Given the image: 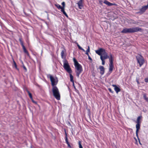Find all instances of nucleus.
Returning a JSON list of instances; mask_svg holds the SVG:
<instances>
[{
  "instance_id": "nucleus-1",
  "label": "nucleus",
  "mask_w": 148,
  "mask_h": 148,
  "mask_svg": "<svg viewBox=\"0 0 148 148\" xmlns=\"http://www.w3.org/2000/svg\"><path fill=\"white\" fill-rule=\"evenodd\" d=\"M95 52L97 54L100 56V58L102 62V64L103 65H104L105 64V60L108 58L109 59L110 56L108 55L105 50L102 48H99L98 50H95Z\"/></svg>"
},
{
  "instance_id": "nucleus-2",
  "label": "nucleus",
  "mask_w": 148,
  "mask_h": 148,
  "mask_svg": "<svg viewBox=\"0 0 148 148\" xmlns=\"http://www.w3.org/2000/svg\"><path fill=\"white\" fill-rule=\"evenodd\" d=\"M143 30V29L140 27H136L132 28H124L121 31V33L125 34L127 33H134L138 32H142Z\"/></svg>"
},
{
  "instance_id": "nucleus-3",
  "label": "nucleus",
  "mask_w": 148,
  "mask_h": 148,
  "mask_svg": "<svg viewBox=\"0 0 148 148\" xmlns=\"http://www.w3.org/2000/svg\"><path fill=\"white\" fill-rule=\"evenodd\" d=\"M73 60L76 69L75 72L76 73V75L77 77H79L80 74L83 71L82 66L78 63L75 58H73Z\"/></svg>"
},
{
  "instance_id": "nucleus-4",
  "label": "nucleus",
  "mask_w": 148,
  "mask_h": 148,
  "mask_svg": "<svg viewBox=\"0 0 148 148\" xmlns=\"http://www.w3.org/2000/svg\"><path fill=\"white\" fill-rule=\"evenodd\" d=\"M52 91L54 96L58 100L60 98V94L58 89L56 86L52 87Z\"/></svg>"
},
{
  "instance_id": "nucleus-5",
  "label": "nucleus",
  "mask_w": 148,
  "mask_h": 148,
  "mask_svg": "<svg viewBox=\"0 0 148 148\" xmlns=\"http://www.w3.org/2000/svg\"><path fill=\"white\" fill-rule=\"evenodd\" d=\"M137 63L140 67H141L145 63V60L143 57L140 54L136 56Z\"/></svg>"
},
{
  "instance_id": "nucleus-6",
  "label": "nucleus",
  "mask_w": 148,
  "mask_h": 148,
  "mask_svg": "<svg viewBox=\"0 0 148 148\" xmlns=\"http://www.w3.org/2000/svg\"><path fill=\"white\" fill-rule=\"evenodd\" d=\"M63 67L64 69L69 73H72V70L67 61L64 59L63 61Z\"/></svg>"
},
{
  "instance_id": "nucleus-7",
  "label": "nucleus",
  "mask_w": 148,
  "mask_h": 148,
  "mask_svg": "<svg viewBox=\"0 0 148 148\" xmlns=\"http://www.w3.org/2000/svg\"><path fill=\"white\" fill-rule=\"evenodd\" d=\"M110 58H109L110 64H109V72L110 73L112 72L113 69L114 68V66L113 64V58L112 54L111 53L110 54Z\"/></svg>"
},
{
  "instance_id": "nucleus-8",
  "label": "nucleus",
  "mask_w": 148,
  "mask_h": 148,
  "mask_svg": "<svg viewBox=\"0 0 148 148\" xmlns=\"http://www.w3.org/2000/svg\"><path fill=\"white\" fill-rule=\"evenodd\" d=\"M49 78L51 82V84L53 87L55 86L58 82V79L57 77L54 78L51 75H49Z\"/></svg>"
},
{
  "instance_id": "nucleus-9",
  "label": "nucleus",
  "mask_w": 148,
  "mask_h": 148,
  "mask_svg": "<svg viewBox=\"0 0 148 148\" xmlns=\"http://www.w3.org/2000/svg\"><path fill=\"white\" fill-rule=\"evenodd\" d=\"M19 40L22 47V48L24 53H26L27 55V56H28L29 57H30V56L29 55V54L28 51L26 49L24 45V42L23 41V40L22 38H20L19 39Z\"/></svg>"
},
{
  "instance_id": "nucleus-10",
  "label": "nucleus",
  "mask_w": 148,
  "mask_h": 148,
  "mask_svg": "<svg viewBox=\"0 0 148 148\" xmlns=\"http://www.w3.org/2000/svg\"><path fill=\"white\" fill-rule=\"evenodd\" d=\"M148 9V3L147 4V5L142 6L140 10L138 13L142 14L144 13Z\"/></svg>"
},
{
  "instance_id": "nucleus-11",
  "label": "nucleus",
  "mask_w": 148,
  "mask_h": 148,
  "mask_svg": "<svg viewBox=\"0 0 148 148\" xmlns=\"http://www.w3.org/2000/svg\"><path fill=\"white\" fill-rule=\"evenodd\" d=\"M66 49L64 48L63 50H62L61 53V57L62 59H65L66 56L65 54H64V53H66Z\"/></svg>"
},
{
  "instance_id": "nucleus-12",
  "label": "nucleus",
  "mask_w": 148,
  "mask_h": 148,
  "mask_svg": "<svg viewBox=\"0 0 148 148\" xmlns=\"http://www.w3.org/2000/svg\"><path fill=\"white\" fill-rule=\"evenodd\" d=\"M83 1V0H80L77 3L79 8L80 9H81L84 6Z\"/></svg>"
},
{
  "instance_id": "nucleus-13",
  "label": "nucleus",
  "mask_w": 148,
  "mask_h": 148,
  "mask_svg": "<svg viewBox=\"0 0 148 148\" xmlns=\"http://www.w3.org/2000/svg\"><path fill=\"white\" fill-rule=\"evenodd\" d=\"M99 69L100 70V73L101 75H103L104 74L105 72V68L104 67L101 66H99Z\"/></svg>"
},
{
  "instance_id": "nucleus-14",
  "label": "nucleus",
  "mask_w": 148,
  "mask_h": 148,
  "mask_svg": "<svg viewBox=\"0 0 148 148\" xmlns=\"http://www.w3.org/2000/svg\"><path fill=\"white\" fill-rule=\"evenodd\" d=\"M112 86L114 87V90L117 93L120 91L121 89L117 86L115 84H112Z\"/></svg>"
},
{
  "instance_id": "nucleus-15",
  "label": "nucleus",
  "mask_w": 148,
  "mask_h": 148,
  "mask_svg": "<svg viewBox=\"0 0 148 148\" xmlns=\"http://www.w3.org/2000/svg\"><path fill=\"white\" fill-rule=\"evenodd\" d=\"M137 123L136 125V131H139V130L140 129V121H137V122H136Z\"/></svg>"
},
{
  "instance_id": "nucleus-16",
  "label": "nucleus",
  "mask_w": 148,
  "mask_h": 148,
  "mask_svg": "<svg viewBox=\"0 0 148 148\" xmlns=\"http://www.w3.org/2000/svg\"><path fill=\"white\" fill-rule=\"evenodd\" d=\"M60 9L61 10V12H62L63 13V14L66 17H67V18H68V15L66 13V12L65 11L64 8H60Z\"/></svg>"
},
{
  "instance_id": "nucleus-17",
  "label": "nucleus",
  "mask_w": 148,
  "mask_h": 148,
  "mask_svg": "<svg viewBox=\"0 0 148 148\" xmlns=\"http://www.w3.org/2000/svg\"><path fill=\"white\" fill-rule=\"evenodd\" d=\"M103 3H104L106 4V5H107L109 6H112L114 4H113L110 3L109 2L106 0L104 1Z\"/></svg>"
},
{
  "instance_id": "nucleus-18",
  "label": "nucleus",
  "mask_w": 148,
  "mask_h": 148,
  "mask_svg": "<svg viewBox=\"0 0 148 148\" xmlns=\"http://www.w3.org/2000/svg\"><path fill=\"white\" fill-rule=\"evenodd\" d=\"M27 92L28 93V94L29 95V97L32 100V101L33 102L35 103V102L33 100V97H32V94L28 90H27Z\"/></svg>"
},
{
  "instance_id": "nucleus-19",
  "label": "nucleus",
  "mask_w": 148,
  "mask_h": 148,
  "mask_svg": "<svg viewBox=\"0 0 148 148\" xmlns=\"http://www.w3.org/2000/svg\"><path fill=\"white\" fill-rule=\"evenodd\" d=\"M143 95L145 100L148 103V97L147 96L146 94L144 93L143 94Z\"/></svg>"
},
{
  "instance_id": "nucleus-20",
  "label": "nucleus",
  "mask_w": 148,
  "mask_h": 148,
  "mask_svg": "<svg viewBox=\"0 0 148 148\" xmlns=\"http://www.w3.org/2000/svg\"><path fill=\"white\" fill-rule=\"evenodd\" d=\"M76 44L79 49L82 50L83 51H85V50L84 49H83L79 45L78 43L77 42L76 43Z\"/></svg>"
},
{
  "instance_id": "nucleus-21",
  "label": "nucleus",
  "mask_w": 148,
  "mask_h": 148,
  "mask_svg": "<svg viewBox=\"0 0 148 148\" xmlns=\"http://www.w3.org/2000/svg\"><path fill=\"white\" fill-rule=\"evenodd\" d=\"M70 81L71 82H72L74 83V80L73 79V76L71 74V73H70Z\"/></svg>"
},
{
  "instance_id": "nucleus-22",
  "label": "nucleus",
  "mask_w": 148,
  "mask_h": 148,
  "mask_svg": "<svg viewBox=\"0 0 148 148\" xmlns=\"http://www.w3.org/2000/svg\"><path fill=\"white\" fill-rule=\"evenodd\" d=\"M90 50V47H89V46H88V49L86 50V53H85V54L86 55H87V56H88V55H89L88 53L89 52Z\"/></svg>"
},
{
  "instance_id": "nucleus-23",
  "label": "nucleus",
  "mask_w": 148,
  "mask_h": 148,
  "mask_svg": "<svg viewBox=\"0 0 148 148\" xmlns=\"http://www.w3.org/2000/svg\"><path fill=\"white\" fill-rule=\"evenodd\" d=\"M13 63H14V65L16 69L18 70L19 69L17 67V65H16V64L14 60H13Z\"/></svg>"
},
{
  "instance_id": "nucleus-24",
  "label": "nucleus",
  "mask_w": 148,
  "mask_h": 148,
  "mask_svg": "<svg viewBox=\"0 0 148 148\" xmlns=\"http://www.w3.org/2000/svg\"><path fill=\"white\" fill-rule=\"evenodd\" d=\"M55 5L59 9H60V8H62V6L59 5V4H55Z\"/></svg>"
},
{
  "instance_id": "nucleus-25",
  "label": "nucleus",
  "mask_w": 148,
  "mask_h": 148,
  "mask_svg": "<svg viewBox=\"0 0 148 148\" xmlns=\"http://www.w3.org/2000/svg\"><path fill=\"white\" fill-rule=\"evenodd\" d=\"M79 143V148H83L81 144V142L80 141H79L78 142Z\"/></svg>"
},
{
  "instance_id": "nucleus-26",
  "label": "nucleus",
  "mask_w": 148,
  "mask_h": 148,
  "mask_svg": "<svg viewBox=\"0 0 148 148\" xmlns=\"http://www.w3.org/2000/svg\"><path fill=\"white\" fill-rule=\"evenodd\" d=\"M130 21L131 23H132L133 24H136V22L133 20H131Z\"/></svg>"
},
{
  "instance_id": "nucleus-27",
  "label": "nucleus",
  "mask_w": 148,
  "mask_h": 148,
  "mask_svg": "<svg viewBox=\"0 0 148 148\" xmlns=\"http://www.w3.org/2000/svg\"><path fill=\"white\" fill-rule=\"evenodd\" d=\"M108 89L110 92L112 93H114V91L112 90V89L111 88H109Z\"/></svg>"
},
{
  "instance_id": "nucleus-28",
  "label": "nucleus",
  "mask_w": 148,
  "mask_h": 148,
  "mask_svg": "<svg viewBox=\"0 0 148 148\" xmlns=\"http://www.w3.org/2000/svg\"><path fill=\"white\" fill-rule=\"evenodd\" d=\"M62 8H65V3L64 2H63L62 3Z\"/></svg>"
},
{
  "instance_id": "nucleus-29",
  "label": "nucleus",
  "mask_w": 148,
  "mask_h": 148,
  "mask_svg": "<svg viewBox=\"0 0 148 148\" xmlns=\"http://www.w3.org/2000/svg\"><path fill=\"white\" fill-rule=\"evenodd\" d=\"M65 140L66 141V142L67 144H68V143H69V142L66 136V137H65Z\"/></svg>"
},
{
  "instance_id": "nucleus-30",
  "label": "nucleus",
  "mask_w": 148,
  "mask_h": 148,
  "mask_svg": "<svg viewBox=\"0 0 148 148\" xmlns=\"http://www.w3.org/2000/svg\"><path fill=\"white\" fill-rule=\"evenodd\" d=\"M142 117V116H138V117L137 118V120H140V119H141Z\"/></svg>"
},
{
  "instance_id": "nucleus-31",
  "label": "nucleus",
  "mask_w": 148,
  "mask_h": 148,
  "mask_svg": "<svg viewBox=\"0 0 148 148\" xmlns=\"http://www.w3.org/2000/svg\"><path fill=\"white\" fill-rule=\"evenodd\" d=\"M145 81L146 82H148V78H145Z\"/></svg>"
},
{
  "instance_id": "nucleus-32",
  "label": "nucleus",
  "mask_w": 148,
  "mask_h": 148,
  "mask_svg": "<svg viewBox=\"0 0 148 148\" xmlns=\"http://www.w3.org/2000/svg\"><path fill=\"white\" fill-rule=\"evenodd\" d=\"M138 131H136V136L138 138Z\"/></svg>"
},
{
  "instance_id": "nucleus-33",
  "label": "nucleus",
  "mask_w": 148,
  "mask_h": 148,
  "mask_svg": "<svg viewBox=\"0 0 148 148\" xmlns=\"http://www.w3.org/2000/svg\"><path fill=\"white\" fill-rule=\"evenodd\" d=\"M88 59L90 60H92L91 58L90 57L89 55H88Z\"/></svg>"
},
{
  "instance_id": "nucleus-34",
  "label": "nucleus",
  "mask_w": 148,
  "mask_h": 148,
  "mask_svg": "<svg viewBox=\"0 0 148 148\" xmlns=\"http://www.w3.org/2000/svg\"><path fill=\"white\" fill-rule=\"evenodd\" d=\"M23 68L26 71H27V69L25 66H23Z\"/></svg>"
},
{
  "instance_id": "nucleus-35",
  "label": "nucleus",
  "mask_w": 148,
  "mask_h": 148,
  "mask_svg": "<svg viewBox=\"0 0 148 148\" xmlns=\"http://www.w3.org/2000/svg\"><path fill=\"white\" fill-rule=\"evenodd\" d=\"M67 145H68V146L70 148H71V146L70 145H69V143H68V144H67Z\"/></svg>"
},
{
  "instance_id": "nucleus-36",
  "label": "nucleus",
  "mask_w": 148,
  "mask_h": 148,
  "mask_svg": "<svg viewBox=\"0 0 148 148\" xmlns=\"http://www.w3.org/2000/svg\"><path fill=\"white\" fill-rule=\"evenodd\" d=\"M74 86V88H75V89H76V88H75V86Z\"/></svg>"
}]
</instances>
